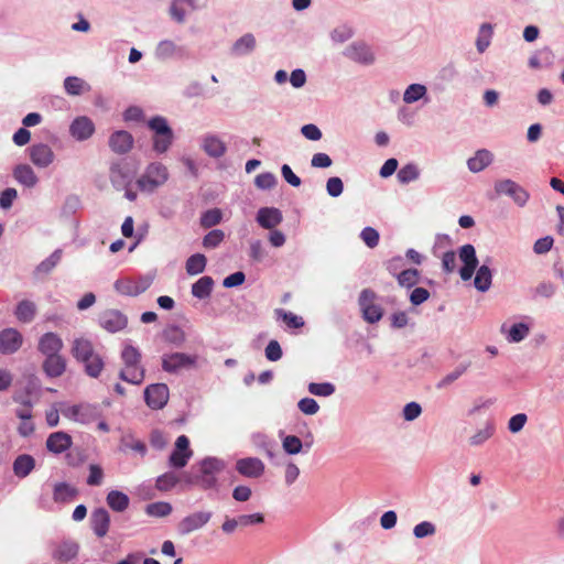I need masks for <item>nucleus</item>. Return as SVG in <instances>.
Returning <instances> with one entry per match:
<instances>
[{"mask_svg": "<svg viewBox=\"0 0 564 564\" xmlns=\"http://www.w3.org/2000/svg\"><path fill=\"white\" fill-rule=\"evenodd\" d=\"M122 368L119 371V378L128 383L139 386L145 378V370L141 365L140 350L127 344L121 351Z\"/></svg>", "mask_w": 564, "mask_h": 564, "instance_id": "obj_1", "label": "nucleus"}, {"mask_svg": "<svg viewBox=\"0 0 564 564\" xmlns=\"http://www.w3.org/2000/svg\"><path fill=\"white\" fill-rule=\"evenodd\" d=\"M148 127L153 131V151L158 154L167 152L174 140V133L167 120L162 116H155L148 121Z\"/></svg>", "mask_w": 564, "mask_h": 564, "instance_id": "obj_2", "label": "nucleus"}, {"mask_svg": "<svg viewBox=\"0 0 564 564\" xmlns=\"http://www.w3.org/2000/svg\"><path fill=\"white\" fill-rule=\"evenodd\" d=\"M167 180V167L160 162H153L147 166L144 173L138 178L137 185L142 192L153 193L163 186Z\"/></svg>", "mask_w": 564, "mask_h": 564, "instance_id": "obj_3", "label": "nucleus"}, {"mask_svg": "<svg viewBox=\"0 0 564 564\" xmlns=\"http://www.w3.org/2000/svg\"><path fill=\"white\" fill-rule=\"evenodd\" d=\"M358 305L364 319L369 324L379 322L383 316V308L378 303V296L372 290L365 289L361 291Z\"/></svg>", "mask_w": 564, "mask_h": 564, "instance_id": "obj_4", "label": "nucleus"}, {"mask_svg": "<svg viewBox=\"0 0 564 564\" xmlns=\"http://www.w3.org/2000/svg\"><path fill=\"white\" fill-rule=\"evenodd\" d=\"M151 275H140L137 278H121L113 283L115 290L124 296H138L145 292L152 284Z\"/></svg>", "mask_w": 564, "mask_h": 564, "instance_id": "obj_5", "label": "nucleus"}, {"mask_svg": "<svg viewBox=\"0 0 564 564\" xmlns=\"http://www.w3.org/2000/svg\"><path fill=\"white\" fill-rule=\"evenodd\" d=\"M343 54L351 62L364 66H370L376 62V53L373 48L361 40L354 41L348 44Z\"/></svg>", "mask_w": 564, "mask_h": 564, "instance_id": "obj_6", "label": "nucleus"}, {"mask_svg": "<svg viewBox=\"0 0 564 564\" xmlns=\"http://www.w3.org/2000/svg\"><path fill=\"white\" fill-rule=\"evenodd\" d=\"M225 468V463L216 457H207L199 464L200 475L197 482L204 489H210L217 485V474Z\"/></svg>", "mask_w": 564, "mask_h": 564, "instance_id": "obj_7", "label": "nucleus"}, {"mask_svg": "<svg viewBox=\"0 0 564 564\" xmlns=\"http://www.w3.org/2000/svg\"><path fill=\"white\" fill-rule=\"evenodd\" d=\"M495 191L498 195L511 197L519 207L525 206L530 198V194L521 185L509 178L497 181Z\"/></svg>", "mask_w": 564, "mask_h": 564, "instance_id": "obj_8", "label": "nucleus"}, {"mask_svg": "<svg viewBox=\"0 0 564 564\" xmlns=\"http://www.w3.org/2000/svg\"><path fill=\"white\" fill-rule=\"evenodd\" d=\"M197 356L184 352L164 354L162 356V369L169 373H175L182 369L196 367Z\"/></svg>", "mask_w": 564, "mask_h": 564, "instance_id": "obj_9", "label": "nucleus"}, {"mask_svg": "<svg viewBox=\"0 0 564 564\" xmlns=\"http://www.w3.org/2000/svg\"><path fill=\"white\" fill-rule=\"evenodd\" d=\"M213 513L206 510H198L184 517L177 523V532L185 536L203 529L212 519Z\"/></svg>", "mask_w": 564, "mask_h": 564, "instance_id": "obj_10", "label": "nucleus"}, {"mask_svg": "<svg viewBox=\"0 0 564 564\" xmlns=\"http://www.w3.org/2000/svg\"><path fill=\"white\" fill-rule=\"evenodd\" d=\"M458 258L463 263L459 269V275L463 281H468L473 278L477 267L478 258L476 256V249L473 245L466 243L458 249Z\"/></svg>", "mask_w": 564, "mask_h": 564, "instance_id": "obj_11", "label": "nucleus"}, {"mask_svg": "<svg viewBox=\"0 0 564 564\" xmlns=\"http://www.w3.org/2000/svg\"><path fill=\"white\" fill-rule=\"evenodd\" d=\"M169 388L165 383H153L144 390V401L153 410L164 408L169 401Z\"/></svg>", "mask_w": 564, "mask_h": 564, "instance_id": "obj_12", "label": "nucleus"}, {"mask_svg": "<svg viewBox=\"0 0 564 564\" xmlns=\"http://www.w3.org/2000/svg\"><path fill=\"white\" fill-rule=\"evenodd\" d=\"M200 149L213 159H220L227 153L226 142L216 133L208 132L200 138Z\"/></svg>", "mask_w": 564, "mask_h": 564, "instance_id": "obj_13", "label": "nucleus"}, {"mask_svg": "<svg viewBox=\"0 0 564 564\" xmlns=\"http://www.w3.org/2000/svg\"><path fill=\"white\" fill-rule=\"evenodd\" d=\"M95 130L94 121L87 116H78L69 124V134L78 142H83L91 138Z\"/></svg>", "mask_w": 564, "mask_h": 564, "instance_id": "obj_14", "label": "nucleus"}, {"mask_svg": "<svg viewBox=\"0 0 564 564\" xmlns=\"http://www.w3.org/2000/svg\"><path fill=\"white\" fill-rule=\"evenodd\" d=\"M531 332V323L529 322H517L512 325L503 323L500 326V333L505 336L509 344H518L524 340Z\"/></svg>", "mask_w": 564, "mask_h": 564, "instance_id": "obj_15", "label": "nucleus"}, {"mask_svg": "<svg viewBox=\"0 0 564 564\" xmlns=\"http://www.w3.org/2000/svg\"><path fill=\"white\" fill-rule=\"evenodd\" d=\"M193 452L189 449V440L185 435L176 438L175 448L170 456V464L175 468H183L192 457Z\"/></svg>", "mask_w": 564, "mask_h": 564, "instance_id": "obj_16", "label": "nucleus"}, {"mask_svg": "<svg viewBox=\"0 0 564 564\" xmlns=\"http://www.w3.org/2000/svg\"><path fill=\"white\" fill-rule=\"evenodd\" d=\"M237 471L248 478H259L264 474V463L257 457L240 458L236 462Z\"/></svg>", "mask_w": 564, "mask_h": 564, "instance_id": "obj_17", "label": "nucleus"}, {"mask_svg": "<svg viewBox=\"0 0 564 564\" xmlns=\"http://www.w3.org/2000/svg\"><path fill=\"white\" fill-rule=\"evenodd\" d=\"M100 326L109 333H116L127 326L128 319L118 310H107L99 317Z\"/></svg>", "mask_w": 564, "mask_h": 564, "instance_id": "obj_18", "label": "nucleus"}, {"mask_svg": "<svg viewBox=\"0 0 564 564\" xmlns=\"http://www.w3.org/2000/svg\"><path fill=\"white\" fill-rule=\"evenodd\" d=\"M23 337L15 328H6L0 332V352L3 355L14 354L20 349Z\"/></svg>", "mask_w": 564, "mask_h": 564, "instance_id": "obj_19", "label": "nucleus"}, {"mask_svg": "<svg viewBox=\"0 0 564 564\" xmlns=\"http://www.w3.org/2000/svg\"><path fill=\"white\" fill-rule=\"evenodd\" d=\"M185 55V50L183 46L178 45L173 40H162L160 41L154 50V56L159 61H167L172 58H182Z\"/></svg>", "mask_w": 564, "mask_h": 564, "instance_id": "obj_20", "label": "nucleus"}, {"mask_svg": "<svg viewBox=\"0 0 564 564\" xmlns=\"http://www.w3.org/2000/svg\"><path fill=\"white\" fill-rule=\"evenodd\" d=\"M31 162L41 169H45L54 162L55 154L51 147L44 143L33 144L29 149Z\"/></svg>", "mask_w": 564, "mask_h": 564, "instance_id": "obj_21", "label": "nucleus"}, {"mask_svg": "<svg viewBox=\"0 0 564 564\" xmlns=\"http://www.w3.org/2000/svg\"><path fill=\"white\" fill-rule=\"evenodd\" d=\"M64 343L62 338L52 332L43 334L37 344V349L41 354L46 356L58 355L63 349Z\"/></svg>", "mask_w": 564, "mask_h": 564, "instance_id": "obj_22", "label": "nucleus"}, {"mask_svg": "<svg viewBox=\"0 0 564 564\" xmlns=\"http://www.w3.org/2000/svg\"><path fill=\"white\" fill-rule=\"evenodd\" d=\"M256 219L259 226L271 230L282 223L283 216L275 207H262L258 210Z\"/></svg>", "mask_w": 564, "mask_h": 564, "instance_id": "obj_23", "label": "nucleus"}, {"mask_svg": "<svg viewBox=\"0 0 564 564\" xmlns=\"http://www.w3.org/2000/svg\"><path fill=\"white\" fill-rule=\"evenodd\" d=\"M109 147L113 152L124 154L132 149L133 137L124 130L115 131L109 138Z\"/></svg>", "mask_w": 564, "mask_h": 564, "instance_id": "obj_24", "label": "nucleus"}, {"mask_svg": "<svg viewBox=\"0 0 564 564\" xmlns=\"http://www.w3.org/2000/svg\"><path fill=\"white\" fill-rule=\"evenodd\" d=\"M257 47V40L252 33H245L237 39L230 47V54L236 57L250 55Z\"/></svg>", "mask_w": 564, "mask_h": 564, "instance_id": "obj_25", "label": "nucleus"}, {"mask_svg": "<svg viewBox=\"0 0 564 564\" xmlns=\"http://www.w3.org/2000/svg\"><path fill=\"white\" fill-rule=\"evenodd\" d=\"M72 437L65 432H54L46 440V448L53 454H62L72 446Z\"/></svg>", "mask_w": 564, "mask_h": 564, "instance_id": "obj_26", "label": "nucleus"}, {"mask_svg": "<svg viewBox=\"0 0 564 564\" xmlns=\"http://www.w3.org/2000/svg\"><path fill=\"white\" fill-rule=\"evenodd\" d=\"M90 524L97 536H105L110 527V516L108 511L105 508L94 510L90 517Z\"/></svg>", "mask_w": 564, "mask_h": 564, "instance_id": "obj_27", "label": "nucleus"}, {"mask_svg": "<svg viewBox=\"0 0 564 564\" xmlns=\"http://www.w3.org/2000/svg\"><path fill=\"white\" fill-rule=\"evenodd\" d=\"M427 87L423 84H410L403 91L402 100L405 105H413L419 101L426 104L429 101Z\"/></svg>", "mask_w": 564, "mask_h": 564, "instance_id": "obj_28", "label": "nucleus"}, {"mask_svg": "<svg viewBox=\"0 0 564 564\" xmlns=\"http://www.w3.org/2000/svg\"><path fill=\"white\" fill-rule=\"evenodd\" d=\"M12 174L19 184L28 188H33L39 182L37 175L29 164H18Z\"/></svg>", "mask_w": 564, "mask_h": 564, "instance_id": "obj_29", "label": "nucleus"}, {"mask_svg": "<svg viewBox=\"0 0 564 564\" xmlns=\"http://www.w3.org/2000/svg\"><path fill=\"white\" fill-rule=\"evenodd\" d=\"M196 8L195 0H172L170 14L177 23H184L187 13L196 10Z\"/></svg>", "mask_w": 564, "mask_h": 564, "instance_id": "obj_30", "label": "nucleus"}, {"mask_svg": "<svg viewBox=\"0 0 564 564\" xmlns=\"http://www.w3.org/2000/svg\"><path fill=\"white\" fill-rule=\"evenodd\" d=\"M494 37V25L489 22H484L479 25L475 46L479 54H484L491 44Z\"/></svg>", "mask_w": 564, "mask_h": 564, "instance_id": "obj_31", "label": "nucleus"}, {"mask_svg": "<svg viewBox=\"0 0 564 564\" xmlns=\"http://www.w3.org/2000/svg\"><path fill=\"white\" fill-rule=\"evenodd\" d=\"M494 161V154L486 149L476 151L474 156L467 161V166L470 172L478 173L489 166Z\"/></svg>", "mask_w": 564, "mask_h": 564, "instance_id": "obj_32", "label": "nucleus"}, {"mask_svg": "<svg viewBox=\"0 0 564 564\" xmlns=\"http://www.w3.org/2000/svg\"><path fill=\"white\" fill-rule=\"evenodd\" d=\"M65 369L66 360L61 354L46 356L43 362V370L51 378L61 377L65 372Z\"/></svg>", "mask_w": 564, "mask_h": 564, "instance_id": "obj_33", "label": "nucleus"}, {"mask_svg": "<svg viewBox=\"0 0 564 564\" xmlns=\"http://www.w3.org/2000/svg\"><path fill=\"white\" fill-rule=\"evenodd\" d=\"M72 354L76 360L82 362L87 358L89 359V357L95 354V349L89 339L79 337L73 341Z\"/></svg>", "mask_w": 564, "mask_h": 564, "instance_id": "obj_34", "label": "nucleus"}, {"mask_svg": "<svg viewBox=\"0 0 564 564\" xmlns=\"http://www.w3.org/2000/svg\"><path fill=\"white\" fill-rule=\"evenodd\" d=\"M78 544L73 541H64L53 552V558L59 562H68L78 554Z\"/></svg>", "mask_w": 564, "mask_h": 564, "instance_id": "obj_35", "label": "nucleus"}, {"mask_svg": "<svg viewBox=\"0 0 564 564\" xmlns=\"http://www.w3.org/2000/svg\"><path fill=\"white\" fill-rule=\"evenodd\" d=\"M35 467V459L29 454L19 455L13 462V473L19 478H24L31 474Z\"/></svg>", "mask_w": 564, "mask_h": 564, "instance_id": "obj_36", "label": "nucleus"}, {"mask_svg": "<svg viewBox=\"0 0 564 564\" xmlns=\"http://www.w3.org/2000/svg\"><path fill=\"white\" fill-rule=\"evenodd\" d=\"M475 278H474V286L479 292H487L492 283V271L491 269L482 264L480 265L476 271Z\"/></svg>", "mask_w": 564, "mask_h": 564, "instance_id": "obj_37", "label": "nucleus"}, {"mask_svg": "<svg viewBox=\"0 0 564 564\" xmlns=\"http://www.w3.org/2000/svg\"><path fill=\"white\" fill-rule=\"evenodd\" d=\"M77 494V489L70 484L57 482L54 486L53 499L55 502H70L76 498Z\"/></svg>", "mask_w": 564, "mask_h": 564, "instance_id": "obj_38", "label": "nucleus"}, {"mask_svg": "<svg viewBox=\"0 0 564 564\" xmlns=\"http://www.w3.org/2000/svg\"><path fill=\"white\" fill-rule=\"evenodd\" d=\"M64 89L70 96H79L90 91L91 87L79 77L68 76L64 79Z\"/></svg>", "mask_w": 564, "mask_h": 564, "instance_id": "obj_39", "label": "nucleus"}, {"mask_svg": "<svg viewBox=\"0 0 564 564\" xmlns=\"http://www.w3.org/2000/svg\"><path fill=\"white\" fill-rule=\"evenodd\" d=\"M120 451H133L143 457L147 454V446L142 441L134 437L133 434L128 433L122 435L120 438Z\"/></svg>", "mask_w": 564, "mask_h": 564, "instance_id": "obj_40", "label": "nucleus"}, {"mask_svg": "<svg viewBox=\"0 0 564 564\" xmlns=\"http://www.w3.org/2000/svg\"><path fill=\"white\" fill-rule=\"evenodd\" d=\"M107 505L116 512H122L129 507V497L119 490H111L107 495Z\"/></svg>", "mask_w": 564, "mask_h": 564, "instance_id": "obj_41", "label": "nucleus"}, {"mask_svg": "<svg viewBox=\"0 0 564 564\" xmlns=\"http://www.w3.org/2000/svg\"><path fill=\"white\" fill-rule=\"evenodd\" d=\"M15 317L22 323H31L36 314V306L32 301L23 300L15 308Z\"/></svg>", "mask_w": 564, "mask_h": 564, "instance_id": "obj_42", "label": "nucleus"}, {"mask_svg": "<svg viewBox=\"0 0 564 564\" xmlns=\"http://www.w3.org/2000/svg\"><path fill=\"white\" fill-rule=\"evenodd\" d=\"M214 288V280L210 276H202L192 285L193 296L204 300L207 299Z\"/></svg>", "mask_w": 564, "mask_h": 564, "instance_id": "obj_43", "label": "nucleus"}, {"mask_svg": "<svg viewBox=\"0 0 564 564\" xmlns=\"http://www.w3.org/2000/svg\"><path fill=\"white\" fill-rule=\"evenodd\" d=\"M207 259L202 253L191 256L185 263L187 274L197 275L205 271Z\"/></svg>", "mask_w": 564, "mask_h": 564, "instance_id": "obj_44", "label": "nucleus"}, {"mask_svg": "<svg viewBox=\"0 0 564 564\" xmlns=\"http://www.w3.org/2000/svg\"><path fill=\"white\" fill-rule=\"evenodd\" d=\"M85 366L86 373L91 378H97L104 369V361L98 354H93L89 359L82 361Z\"/></svg>", "mask_w": 564, "mask_h": 564, "instance_id": "obj_45", "label": "nucleus"}, {"mask_svg": "<svg viewBox=\"0 0 564 564\" xmlns=\"http://www.w3.org/2000/svg\"><path fill=\"white\" fill-rule=\"evenodd\" d=\"M163 337L167 343L173 344L177 347L182 346L186 340L185 332L181 327L175 325L165 328L163 332Z\"/></svg>", "mask_w": 564, "mask_h": 564, "instance_id": "obj_46", "label": "nucleus"}, {"mask_svg": "<svg viewBox=\"0 0 564 564\" xmlns=\"http://www.w3.org/2000/svg\"><path fill=\"white\" fill-rule=\"evenodd\" d=\"M397 177L400 183L409 184L420 177V170L415 164L409 163L398 171Z\"/></svg>", "mask_w": 564, "mask_h": 564, "instance_id": "obj_47", "label": "nucleus"}, {"mask_svg": "<svg viewBox=\"0 0 564 564\" xmlns=\"http://www.w3.org/2000/svg\"><path fill=\"white\" fill-rule=\"evenodd\" d=\"M330 40L336 44H341L347 42L354 36V29L347 24H341L334 28L330 31Z\"/></svg>", "mask_w": 564, "mask_h": 564, "instance_id": "obj_48", "label": "nucleus"}, {"mask_svg": "<svg viewBox=\"0 0 564 564\" xmlns=\"http://www.w3.org/2000/svg\"><path fill=\"white\" fill-rule=\"evenodd\" d=\"M110 181L117 189L126 188L129 176L127 172L120 165H113L110 170Z\"/></svg>", "mask_w": 564, "mask_h": 564, "instance_id": "obj_49", "label": "nucleus"}, {"mask_svg": "<svg viewBox=\"0 0 564 564\" xmlns=\"http://www.w3.org/2000/svg\"><path fill=\"white\" fill-rule=\"evenodd\" d=\"M172 505L164 501L153 502L147 506L145 512L151 517L163 518L172 512Z\"/></svg>", "mask_w": 564, "mask_h": 564, "instance_id": "obj_50", "label": "nucleus"}, {"mask_svg": "<svg viewBox=\"0 0 564 564\" xmlns=\"http://www.w3.org/2000/svg\"><path fill=\"white\" fill-rule=\"evenodd\" d=\"M274 313L276 318L282 319L290 328H300L304 325L303 318L291 312L278 308Z\"/></svg>", "mask_w": 564, "mask_h": 564, "instance_id": "obj_51", "label": "nucleus"}, {"mask_svg": "<svg viewBox=\"0 0 564 564\" xmlns=\"http://www.w3.org/2000/svg\"><path fill=\"white\" fill-rule=\"evenodd\" d=\"M282 448L289 455H296L302 452L303 443L295 435H286L282 438Z\"/></svg>", "mask_w": 564, "mask_h": 564, "instance_id": "obj_52", "label": "nucleus"}, {"mask_svg": "<svg viewBox=\"0 0 564 564\" xmlns=\"http://www.w3.org/2000/svg\"><path fill=\"white\" fill-rule=\"evenodd\" d=\"M495 427L492 424H486L484 429L478 430L474 435L468 438L471 446H479L487 442L494 434Z\"/></svg>", "mask_w": 564, "mask_h": 564, "instance_id": "obj_53", "label": "nucleus"}, {"mask_svg": "<svg viewBox=\"0 0 564 564\" xmlns=\"http://www.w3.org/2000/svg\"><path fill=\"white\" fill-rule=\"evenodd\" d=\"M90 405H72L62 409V414L70 420L87 423V420L83 417V412H89Z\"/></svg>", "mask_w": 564, "mask_h": 564, "instance_id": "obj_54", "label": "nucleus"}, {"mask_svg": "<svg viewBox=\"0 0 564 564\" xmlns=\"http://www.w3.org/2000/svg\"><path fill=\"white\" fill-rule=\"evenodd\" d=\"M398 283L404 288H412L419 281V272L416 269H406L397 274Z\"/></svg>", "mask_w": 564, "mask_h": 564, "instance_id": "obj_55", "label": "nucleus"}, {"mask_svg": "<svg viewBox=\"0 0 564 564\" xmlns=\"http://www.w3.org/2000/svg\"><path fill=\"white\" fill-rule=\"evenodd\" d=\"M223 219V213L218 208L208 209L202 215L200 225L204 228H210L218 225Z\"/></svg>", "mask_w": 564, "mask_h": 564, "instance_id": "obj_56", "label": "nucleus"}, {"mask_svg": "<svg viewBox=\"0 0 564 564\" xmlns=\"http://www.w3.org/2000/svg\"><path fill=\"white\" fill-rule=\"evenodd\" d=\"M436 533V525L431 521H422L414 525L413 535L416 539L433 536Z\"/></svg>", "mask_w": 564, "mask_h": 564, "instance_id": "obj_57", "label": "nucleus"}, {"mask_svg": "<svg viewBox=\"0 0 564 564\" xmlns=\"http://www.w3.org/2000/svg\"><path fill=\"white\" fill-rule=\"evenodd\" d=\"M61 259H62V251L55 250L48 258L43 260L36 267V272L45 273V274L51 272L56 267V264L61 261Z\"/></svg>", "mask_w": 564, "mask_h": 564, "instance_id": "obj_58", "label": "nucleus"}, {"mask_svg": "<svg viewBox=\"0 0 564 564\" xmlns=\"http://www.w3.org/2000/svg\"><path fill=\"white\" fill-rule=\"evenodd\" d=\"M13 400L15 402H19L21 403L23 406L18 409L15 411V414L20 419V420H24V419H32V412H31V403L30 401L28 400L26 397H24L22 393L20 392H15L14 395H13Z\"/></svg>", "mask_w": 564, "mask_h": 564, "instance_id": "obj_59", "label": "nucleus"}, {"mask_svg": "<svg viewBox=\"0 0 564 564\" xmlns=\"http://www.w3.org/2000/svg\"><path fill=\"white\" fill-rule=\"evenodd\" d=\"M178 482V477L173 473H165L158 477L156 479V488L161 491H169L176 486Z\"/></svg>", "mask_w": 564, "mask_h": 564, "instance_id": "obj_60", "label": "nucleus"}, {"mask_svg": "<svg viewBox=\"0 0 564 564\" xmlns=\"http://www.w3.org/2000/svg\"><path fill=\"white\" fill-rule=\"evenodd\" d=\"M310 393L317 397H329L335 392L334 384L329 382L316 383L312 382L308 384Z\"/></svg>", "mask_w": 564, "mask_h": 564, "instance_id": "obj_61", "label": "nucleus"}, {"mask_svg": "<svg viewBox=\"0 0 564 564\" xmlns=\"http://www.w3.org/2000/svg\"><path fill=\"white\" fill-rule=\"evenodd\" d=\"M276 176L271 172L261 173L254 178V184L260 189H270L276 185Z\"/></svg>", "mask_w": 564, "mask_h": 564, "instance_id": "obj_62", "label": "nucleus"}, {"mask_svg": "<svg viewBox=\"0 0 564 564\" xmlns=\"http://www.w3.org/2000/svg\"><path fill=\"white\" fill-rule=\"evenodd\" d=\"M225 234L220 229L209 231L203 239V246L208 249L216 248L224 240Z\"/></svg>", "mask_w": 564, "mask_h": 564, "instance_id": "obj_63", "label": "nucleus"}, {"mask_svg": "<svg viewBox=\"0 0 564 564\" xmlns=\"http://www.w3.org/2000/svg\"><path fill=\"white\" fill-rule=\"evenodd\" d=\"M422 414V406L417 402L406 403L402 410L404 421L412 422Z\"/></svg>", "mask_w": 564, "mask_h": 564, "instance_id": "obj_64", "label": "nucleus"}]
</instances>
